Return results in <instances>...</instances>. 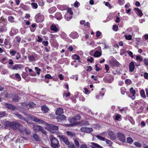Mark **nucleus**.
I'll return each mask as SVG.
<instances>
[{"mask_svg": "<svg viewBox=\"0 0 148 148\" xmlns=\"http://www.w3.org/2000/svg\"><path fill=\"white\" fill-rule=\"evenodd\" d=\"M4 123L7 127L14 130L17 129L20 132L23 127L21 124L17 122H10L8 121L5 122Z\"/></svg>", "mask_w": 148, "mask_h": 148, "instance_id": "obj_1", "label": "nucleus"}, {"mask_svg": "<svg viewBox=\"0 0 148 148\" xmlns=\"http://www.w3.org/2000/svg\"><path fill=\"white\" fill-rule=\"evenodd\" d=\"M51 142L50 146L53 148H59L60 146V144L58 140L54 136L51 135L49 137Z\"/></svg>", "mask_w": 148, "mask_h": 148, "instance_id": "obj_2", "label": "nucleus"}, {"mask_svg": "<svg viewBox=\"0 0 148 148\" xmlns=\"http://www.w3.org/2000/svg\"><path fill=\"white\" fill-rule=\"evenodd\" d=\"M29 119L32 121L37 122L39 124H44V125L47 124L46 122L43 120L37 118L35 116H30L29 117Z\"/></svg>", "mask_w": 148, "mask_h": 148, "instance_id": "obj_3", "label": "nucleus"}, {"mask_svg": "<svg viewBox=\"0 0 148 148\" xmlns=\"http://www.w3.org/2000/svg\"><path fill=\"white\" fill-rule=\"evenodd\" d=\"M117 137L119 140L122 143H125L126 141V137L121 132L117 133Z\"/></svg>", "mask_w": 148, "mask_h": 148, "instance_id": "obj_4", "label": "nucleus"}, {"mask_svg": "<svg viewBox=\"0 0 148 148\" xmlns=\"http://www.w3.org/2000/svg\"><path fill=\"white\" fill-rule=\"evenodd\" d=\"M35 18L37 22H41L44 20V16L43 15L38 13L36 16Z\"/></svg>", "mask_w": 148, "mask_h": 148, "instance_id": "obj_5", "label": "nucleus"}, {"mask_svg": "<svg viewBox=\"0 0 148 148\" xmlns=\"http://www.w3.org/2000/svg\"><path fill=\"white\" fill-rule=\"evenodd\" d=\"M58 136L60 140H62L64 143L66 145L69 144V143L68 138L63 135H59Z\"/></svg>", "mask_w": 148, "mask_h": 148, "instance_id": "obj_6", "label": "nucleus"}, {"mask_svg": "<svg viewBox=\"0 0 148 148\" xmlns=\"http://www.w3.org/2000/svg\"><path fill=\"white\" fill-rule=\"evenodd\" d=\"M108 135L112 140H115L116 139V135L112 131L109 130L108 132Z\"/></svg>", "mask_w": 148, "mask_h": 148, "instance_id": "obj_7", "label": "nucleus"}, {"mask_svg": "<svg viewBox=\"0 0 148 148\" xmlns=\"http://www.w3.org/2000/svg\"><path fill=\"white\" fill-rule=\"evenodd\" d=\"M81 131L86 133H90L93 131L92 128L82 127L80 128Z\"/></svg>", "mask_w": 148, "mask_h": 148, "instance_id": "obj_8", "label": "nucleus"}, {"mask_svg": "<svg viewBox=\"0 0 148 148\" xmlns=\"http://www.w3.org/2000/svg\"><path fill=\"white\" fill-rule=\"evenodd\" d=\"M50 131L53 132V131L57 130L58 129V127L57 126L53 124H47Z\"/></svg>", "mask_w": 148, "mask_h": 148, "instance_id": "obj_9", "label": "nucleus"}, {"mask_svg": "<svg viewBox=\"0 0 148 148\" xmlns=\"http://www.w3.org/2000/svg\"><path fill=\"white\" fill-rule=\"evenodd\" d=\"M11 78L16 80L18 81H20L21 79V77L20 75L18 73L13 74L11 76Z\"/></svg>", "mask_w": 148, "mask_h": 148, "instance_id": "obj_10", "label": "nucleus"}, {"mask_svg": "<svg viewBox=\"0 0 148 148\" xmlns=\"http://www.w3.org/2000/svg\"><path fill=\"white\" fill-rule=\"evenodd\" d=\"M5 105L8 109L14 111L17 109L16 106L10 104L5 103Z\"/></svg>", "mask_w": 148, "mask_h": 148, "instance_id": "obj_11", "label": "nucleus"}, {"mask_svg": "<svg viewBox=\"0 0 148 148\" xmlns=\"http://www.w3.org/2000/svg\"><path fill=\"white\" fill-rule=\"evenodd\" d=\"M109 63L112 66H117L119 65V62L115 59H112L110 61Z\"/></svg>", "mask_w": 148, "mask_h": 148, "instance_id": "obj_12", "label": "nucleus"}, {"mask_svg": "<svg viewBox=\"0 0 148 148\" xmlns=\"http://www.w3.org/2000/svg\"><path fill=\"white\" fill-rule=\"evenodd\" d=\"M66 117L63 114H60L57 116L56 119L58 122L64 121L66 119Z\"/></svg>", "mask_w": 148, "mask_h": 148, "instance_id": "obj_13", "label": "nucleus"}, {"mask_svg": "<svg viewBox=\"0 0 148 148\" xmlns=\"http://www.w3.org/2000/svg\"><path fill=\"white\" fill-rule=\"evenodd\" d=\"M25 132V134L27 135H29L31 133V132L29 129H27L25 127L24 128L23 127L21 130L20 132L24 133Z\"/></svg>", "mask_w": 148, "mask_h": 148, "instance_id": "obj_14", "label": "nucleus"}, {"mask_svg": "<svg viewBox=\"0 0 148 148\" xmlns=\"http://www.w3.org/2000/svg\"><path fill=\"white\" fill-rule=\"evenodd\" d=\"M90 146L92 148H103L102 146L95 143H91Z\"/></svg>", "mask_w": 148, "mask_h": 148, "instance_id": "obj_15", "label": "nucleus"}, {"mask_svg": "<svg viewBox=\"0 0 148 148\" xmlns=\"http://www.w3.org/2000/svg\"><path fill=\"white\" fill-rule=\"evenodd\" d=\"M14 114L15 115V116H16L19 119L24 120V121L27 122H28V120L26 118L24 117L23 116H22L20 114L16 113H15Z\"/></svg>", "mask_w": 148, "mask_h": 148, "instance_id": "obj_16", "label": "nucleus"}, {"mask_svg": "<svg viewBox=\"0 0 148 148\" xmlns=\"http://www.w3.org/2000/svg\"><path fill=\"white\" fill-rule=\"evenodd\" d=\"M42 127L39 125H35L33 127V130L35 132H38L41 130Z\"/></svg>", "mask_w": 148, "mask_h": 148, "instance_id": "obj_17", "label": "nucleus"}, {"mask_svg": "<svg viewBox=\"0 0 148 148\" xmlns=\"http://www.w3.org/2000/svg\"><path fill=\"white\" fill-rule=\"evenodd\" d=\"M135 66L134 62L132 61L130 64L129 65V68L130 71L132 72H133Z\"/></svg>", "mask_w": 148, "mask_h": 148, "instance_id": "obj_18", "label": "nucleus"}, {"mask_svg": "<svg viewBox=\"0 0 148 148\" xmlns=\"http://www.w3.org/2000/svg\"><path fill=\"white\" fill-rule=\"evenodd\" d=\"M22 105L24 106L25 105L26 106V107L27 108H28L29 106V107L32 108L34 107L36 105L33 102H31L29 103L28 105H27V104L26 103H22Z\"/></svg>", "mask_w": 148, "mask_h": 148, "instance_id": "obj_19", "label": "nucleus"}, {"mask_svg": "<svg viewBox=\"0 0 148 148\" xmlns=\"http://www.w3.org/2000/svg\"><path fill=\"white\" fill-rule=\"evenodd\" d=\"M70 37L73 39L77 38L78 36L77 33L76 32H72L70 34Z\"/></svg>", "mask_w": 148, "mask_h": 148, "instance_id": "obj_20", "label": "nucleus"}, {"mask_svg": "<svg viewBox=\"0 0 148 148\" xmlns=\"http://www.w3.org/2000/svg\"><path fill=\"white\" fill-rule=\"evenodd\" d=\"M22 67V66L20 64H16L14 65L12 67V69L13 70H18L21 69Z\"/></svg>", "mask_w": 148, "mask_h": 148, "instance_id": "obj_21", "label": "nucleus"}, {"mask_svg": "<svg viewBox=\"0 0 148 148\" xmlns=\"http://www.w3.org/2000/svg\"><path fill=\"white\" fill-rule=\"evenodd\" d=\"M50 29L51 30L55 32H57L59 31L56 26L53 24L51 26Z\"/></svg>", "mask_w": 148, "mask_h": 148, "instance_id": "obj_22", "label": "nucleus"}, {"mask_svg": "<svg viewBox=\"0 0 148 148\" xmlns=\"http://www.w3.org/2000/svg\"><path fill=\"white\" fill-rule=\"evenodd\" d=\"M63 113V109L60 108H58L56 112V114L57 115L61 114H62Z\"/></svg>", "mask_w": 148, "mask_h": 148, "instance_id": "obj_23", "label": "nucleus"}, {"mask_svg": "<svg viewBox=\"0 0 148 148\" xmlns=\"http://www.w3.org/2000/svg\"><path fill=\"white\" fill-rule=\"evenodd\" d=\"M32 137L36 141H40V140L38 135L36 133H34L33 134Z\"/></svg>", "mask_w": 148, "mask_h": 148, "instance_id": "obj_24", "label": "nucleus"}, {"mask_svg": "<svg viewBox=\"0 0 148 148\" xmlns=\"http://www.w3.org/2000/svg\"><path fill=\"white\" fill-rule=\"evenodd\" d=\"M56 18L58 20L61 19L62 18V15L60 13L57 12L55 15Z\"/></svg>", "mask_w": 148, "mask_h": 148, "instance_id": "obj_25", "label": "nucleus"}, {"mask_svg": "<svg viewBox=\"0 0 148 148\" xmlns=\"http://www.w3.org/2000/svg\"><path fill=\"white\" fill-rule=\"evenodd\" d=\"M66 134L70 137H73L75 136V134L74 133L71 132L70 131H67L66 132Z\"/></svg>", "mask_w": 148, "mask_h": 148, "instance_id": "obj_26", "label": "nucleus"}, {"mask_svg": "<svg viewBox=\"0 0 148 148\" xmlns=\"http://www.w3.org/2000/svg\"><path fill=\"white\" fill-rule=\"evenodd\" d=\"M101 53L98 51H96L94 54L93 56L94 57H98L101 55Z\"/></svg>", "mask_w": 148, "mask_h": 148, "instance_id": "obj_27", "label": "nucleus"}, {"mask_svg": "<svg viewBox=\"0 0 148 148\" xmlns=\"http://www.w3.org/2000/svg\"><path fill=\"white\" fill-rule=\"evenodd\" d=\"M41 109L44 113L47 112L49 110L48 108L45 105H43L41 107Z\"/></svg>", "mask_w": 148, "mask_h": 148, "instance_id": "obj_28", "label": "nucleus"}, {"mask_svg": "<svg viewBox=\"0 0 148 148\" xmlns=\"http://www.w3.org/2000/svg\"><path fill=\"white\" fill-rule=\"evenodd\" d=\"M72 57L73 60H78V62L80 63L81 61L79 60L80 57L79 56L75 54Z\"/></svg>", "mask_w": 148, "mask_h": 148, "instance_id": "obj_29", "label": "nucleus"}, {"mask_svg": "<svg viewBox=\"0 0 148 148\" xmlns=\"http://www.w3.org/2000/svg\"><path fill=\"white\" fill-rule=\"evenodd\" d=\"M133 140L131 137H128L127 138V142L128 143L131 144L133 142Z\"/></svg>", "mask_w": 148, "mask_h": 148, "instance_id": "obj_30", "label": "nucleus"}, {"mask_svg": "<svg viewBox=\"0 0 148 148\" xmlns=\"http://www.w3.org/2000/svg\"><path fill=\"white\" fill-rule=\"evenodd\" d=\"M20 99V97H19L18 96L16 95L15 96L12 98V100L13 101L15 102L18 101Z\"/></svg>", "mask_w": 148, "mask_h": 148, "instance_id": "obj_31", "label": "nucleus"}, {"mask_svg": "<svg viewBox=\"0 0 148 148\" xmlns=\"http://www.w3.org/2000/svg\"><path fill=\"white\" fill-rule=\"evenodd\" d=\"M8 21L11 23H13L14 22V18L12 16H10L8 17Z\"/></svg>", "mask_w": 148, "mask_h": 148, "instance_id": "obj_32", "label": "nucleus"}, {"mask_svg": "<svg viewBox=\"0 0 148 148\" xmlns=\"http://www.w3.org/2000/svg\"><path fill=\"white\" fill-rule=\"evenodd\" d=\"M18 32V30L17 29L12 28L11 30V33L13 35L16 34Z\"/></svg>", "mask_w": 148, "mask_h": 148, "instance_id": "obj_33", "label": "nucleus"}, {"mask_svg": "<svg viewBox=\"0 0 148 148\" xmlns=\"http://www.w3.org/2000/svg\"><path fill=\"white\" fill-rule=\"evenodd\" d=\"M72 18V16H69L68 15L66 14L65 16V19L67 21H69Z\"/></svg>", "mask_w": 148, "mask_h": 148, "instance_id": "obj_34", "label": "nucleus"}, {"mask_svg": "<svg viewBox=\"0 0 148 148\" xmlns=\"http://www.w3.org/2000/svg\"><path fill=\"white\" fill-rule=\"evenodd\" d=\"M28 58L29 61L30 62L33 61H34L35 59V57L33 55L28 56Z\"/></svg>", "mask_w": 148, "mask_h": 148, "instance_id": "obj_35", "label": "nucleus"}, {"mask_svg": "<svg viewBox=\"0 0 148 148\" xmlns=\"http://www.w3.org/2000/svg\"><path fill=\"white\" fill-rule=\"evenodd\" d=\"M96 137L99 140L101 141H104L106 140V138L97 135L96 136Z\"/></svg>", "mask_w": 148, "mask_h": 148, "instance_id": "obj_36", "label": "nucleus"}, {"mask_svg": "<svg viewBox=\"0 0 148 148\" xmlns=\"http://www.w3.org/2000/svg\"><path fill=\"white\" fill-rule=\"evenodd\" d=\"M130 91L131 93L132 94V96H134L135 94L136 93V92L135 90L132 87L130 88Z\"/></svg>", "mask_w": 148, "mask_h": 148, "instance_id": "obj_37", "label": "nucleus"}, {"mask_svg": "<svg viewBox=\"0 0 148 148\" xmlns=\"http://www.w3.org/2000/svg\"><path fill=\"white\" fill-rule=\"evenodd\" d=\"M36 24L35 23H34L32 24L31 26L32 28L30 29L32 32H33L35 30Z\"/></svg>", "mask_w": 148, "mask_h": 148, "instance_id": "obj_38", "label": "nucleus"}, {"mask_svg": "<svg viewBox=\"0 0 148 148\" xmlns=\"http://www.w3.org/2000/svg\"><path fill=\"white\" fill-rule=\"evenodd\" d=\"M35 69L36 71V73L38 75H39L40 73V72L41 71V69L37 67H35Z\"/></svg>", "mask_w": 148, "mask_h": 148, "instance_id": "obj_39", "label": "nucleus"}, {"mask_svg": "<svg viewBox=\"0 0 148 148\" xmlns=\"http://www.w3.org/2000/svg\"><path fill=\"white\" fill-rule=\"evenodd\" d=\"M69 148H75L74 145L72 143H69V144L67 145Z\"/></svg>", "mask_w": 148, "mask_h": 148, "instance_id": "obj_40", "label": "nucleus"}, {"mask_svg": "<svg viewBox=\"0 0 148 148\" xmlns=\"http://www.w3.org/2000/svg\"><path fill=\"white\" fill-rule=\"evenodd\" d=\"M6 31V27L4 26H1L0 27V32H2Z\"/></svg>", "mask_w": 148, "mask_h": 148, "instance_id": "obj_41", "label": "nucleus"}, {"mask_svg": "<svg viewBox=\"0 0 148 148\" xmlns=\"http://www.w3.org/2000/svg\"><path fill=\"white\" fill-rule=\"evenodd\" d=\"M31 5L33 8L37 9L38 7V5L36 3H33L31 4Z\"/></svg>", "mask_w": 148, "mask_h": 148, "instance_id": "obj_42", "label": "nucleus"}, {"mask_svg": "<svg viewBox=\"0 0 148 148\" xmlns=\"http://www.w3.org/2000/svg\"><path fill=\"white\" fill-rule=\"evenodd\" d=\"M105 141H106V143L109 145H111L112 143V142L110 141V140H108V139H107L106 138V140H105Z\"/></svg>", "mask_w": 148, "mask_h": 148, "instance_id": "obj_43", "label": "nucleus"}, {"mask_svg": "<svg viewBox=\"0 0 148 148\" xmlns=\"http://www.w3.org/2000/svg\"><path fill=\"white\" fill-rule=\"evenodd\" d=\"M15 38L16 40V41L18 42L19 43L20 42L21 38L19 36H16Z\"/></svg>", "mask_w": 148, "mask_h": 148, "instance_id": "obj_44", "label": "nucleus"}, {"mask_svg": "<svg viewBox=\"0 0 148 148\" xmlns=\"http://www.w3.org/2000/svg\"><path fill=\"white\" fill-rule=\"evenodd\" d=\"M10 53L11 55V56H14L15 55L16 53V51L13 50H10Z\"/></svg>", "mask_w": 148, "mask_h": 148, "instance_id": "obj_45", "label": "nucleus"}, {"mask_svg": "<svg viewBox=\"0 0 148 148\" xmlns=\"http://www.w3.org/2000/svg\"><path fill=\"white\" fill-rule=\"evenodd\" d=\"M134 144L137 147H140L141 146V144L139 143L138 142H135L134 143Z\"/></svg>", "mask_w": 148, "mask_h": 148, "instance_id": "obj_46", "label": "nucleus"}, {"mask_svg": "<svg viewBox=\"0 0 148 148\" xmlns=\"http://www.w3.org/2000/svg\"><path fill=\"white\" fill-rule=\"evenodd\" d=\"M74 142L76 147H79V142L77 139L74 140Z\"/></svg>", "mask_w": 148, "mask_h": 148, "instance_id": "obj_47", "label": "nucleus"}, {"mask_svg": "<svg viewBox=\"0 0 148 148\" xmlns=\"http://www.w3.org/2000/svg\"><path fill=\"white\" fill-rule=\"evenodd\" d=\"M21 57V55L20 54V53L18 52L17 53L16 55V59L18 60Z\"/></svg>", "mask_w": 148, "mask_h": 148, "instance_id": "obj_48", "label": "nucleus"}, {"mask_svg": "<svg viewBox=\"0 0 148 148\" xmlns=\"http://www.w3.org/2000/svg\"><path fill=\"white\" fill-rule=\"evenodd\" d=\"M125 36L126 39L127 40H130L132 38V36L130 35H126Z\"/></svg>", "mask_w": 148, "mask_h": 148, "instance_id": "obj_49", "label": "nucleus"}, {"mask_svg": "<svg viewBox=\"0 0 148 148\" xmlns=\"http://www.w3.org/2000/svg\"><path fill=\"white\" fill-rule=\"evenodd\" d=\"M45 77L46 78H47L48 79H50L52 78V77L51 75H50L49 74H47L45 76Z\"/></svg>", "mask_w": 148, "mask_h": 148, "instance_id": "obj_50", "label": "nucleus"}, {"mask_svg": "<svg viewBox=\"0 0 148 148\" xmlns=\"http://www.w3.org/2000/svg\"><path fill=\"white\" fill-rule=\"evenodd\" d=\"M124 0H118V3L120 5H122L124 3Z\"/></svg>", "mask_w": 148, "mask_h": 148, "instance_id": "obj_51", "label": "nucleus"}, {"mask_svg": "<svg viewBox=\"0 0 148 148\" xmlns=\"http://www.w3.org/2000/svg\"><path fill=\"white\" fill-rule=\"evenodd\" d=\"M68 12L71 15H72L73 14V12H72L71 9L70 8H69L67 9Z\"/></svg>", "mask_w": 148, "mask_h": 148, "instance_id": "obj_52", "label": "nucleus"}, {"mask_svg": "<svg viewBox=\"0 0 148 148\" xmlns=\"http://www.w3.org/2000/svg\"><path fill=\"white\" fill-rule=\"evenodd\" d=\"M94 60L93 58L92 57H90V58H88L87 60V61L90 62L91 63H92V61Z\"/></svg>", "mask_w": 148, "mask_h": 148, "instance_id": "obj_53", "label": "nucleus"}, {"mask_svg": "<svg viewBox=\"0 0 148 148\" xmlns=\"http://www.w3.org/2000/svg\"><path fill=\"white\" fill-rule=\"evenodd\" d=\"M140 94L143 97L145 98L146 97V96L145 95V92L144 90H142L140 91Z\"/></svg>", "mask_w": 148, "mask_h": 148, "instance_id": "obj_54", "label": "nucleus"}, {"mask_svg": "<svg viewBox=\"0 0 148 148\" xmlns=\"http://www.w3.org/2000/svg\"><path fill=\"white\" fill-rule=\"evenodd\" d=\"M76 121L75 120V117L73 118H70L69 119V121L71 123L72 122H74L75 121Z\"/></svg>", "mask_w": 148, "mask_h": 148, "instance_id": "obj_55", "label": "nucleus"}, {"mask_svg": "<svg viewBox=\"0 0 148 148\" xmlns=\"http://www.w3.org/2000/svg\"><path fill=\"white\" fill-rule=\"evenodd\" d=\"M38 4L40 6H42L44 5V3L42 0H40L38 2Z\"/></svg>", "mask_w": 148, "mask_h": 148, "instance_id": "obj_56", "label": "nucleus"}, {"mask_svg": "<svg viewBox=\"0 0 148 148\" xmlns=\"http://www.w3.org/2000/svg\"><path fill=\"white\" fill-rule=\"evenodd\" d=\"M89 124V123L87 121H84L82 122V125H87Z\"/></svg>", "mask_w": 148, "mask_h": 148, "instance_id": "obj_57", "label": "nucleus"}, {"mask_svg": "<svg viewBox=\"0 0 148 148\" xmlns=\"http://www.w3.org/2000/svg\"><path fill=\"white\" fill-rule=\"evenodd\" d=\"M113 29L115 31H117L118 29V26L116 25H114L113 27Z\"/></svg>", "mask_w": 148, "mask_h": 148, "instance_id": "obj_58", "label": "nucleus"}, {"mask_svg": "<svg viewBox=\"0 0 148 148\" xmlns=\"http://www.w3.org/2000/svg\"><path fill=\"white\" fill-rule=\"evenodd\" d=\"M75 117L76 121H78L81 118L80 116L79 115H77L75 116Z\"/></svg>", "mask_w": 148, "mask_h": 148, "instance_id": "obj_59", "label": "nucleus"}, {"mask_svg": "<svg viewBox=\"0 0 148 148\" xmlns=\"http://www.w3.org/2000/svg\"><path fill=\"white\" fill-rule=\"evenodd\" d=\"M86 71H90L92 70V67L90 66H87Z\"/></svg>", "mask_w": 148, "mask_h": 148, "instance_id": "obj_60", "label": "nucleus"}, {"mask_svg": "<svg viewBox=\"0 0 148 148\" xmlns=\"http://www.w3.org/2000/svg\"><path fill=\"white\" fill-rule=\"evenodd\" d=\"M79 3L77 1H75L74 3V5L75 7H78L79 5Z\"/></svg>", "mask_w": 148, "mask_h": 148, "instance_id": "obj_61", "label": "nucleus"}, {"mask_svg": "<svg viewBox=\"0 0 148 148\" xmlns=\"http://www.w3.org/2000/svg\"><path fill=\"white\" fill-rule=\"evenodd\" d=\"M144 77L145 79H148V73H145L144 74Z\"/></svg>", "mask_w": 148, "mask_h": 148, "instance_id": "obj_62", "label": "nucleus"}, {"mask_svg": "<svg viewBox=\"0 0 148 148\" xmlns=\"http://www.w3.org/2000/svg\"><path fill=\"white\" fill-rule=\"evenodd\" d=\"M42 44L45 46H47L48 44V42L47 41H43L42 42Z\"/></svg>", "mask_w": 148, "mask_h": 148, "instance_id": "obj_63", "label": "nucleus"}, {"mask_svg": "<svg viewBox=\"0 0 148 148\" xmlns=\"http://www.w3.org/2000/svg\"><path fill=\"white\" fill-rule=\"evenodd\" d=\"M136 60L139 61H141L143 60V58L140 56H137L136 57Z\"/></svg>", "mask_w": 148, "mask_h": 148, "instance_id": "obj_64", "label": "nucleus"}]
</instances>
